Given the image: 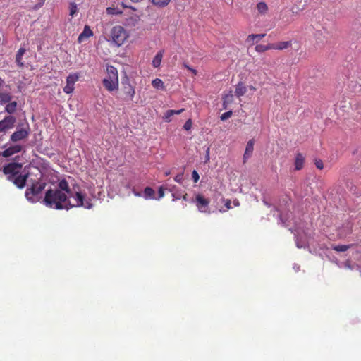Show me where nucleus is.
<instances>
[{
  "label": "nucleus",
  "mask_w": 361,
  "mask_h": 361,
  "mask_svg": "<svg viewBox=\"0 0 361 361\" xmlns=\"http://www.w3.org/2000/svg\"><path fill=\"white\" fill-rule=\"evenodd\" d=\"M42 202L47 207L58 210H68L73 207L67 194L59 189L54 188L47 190Z\"/></svg>",
  "instance_id": "1"
},
{
  "label": "nucleus",
  "mask_w": 361,
  "mask_h": 361,
  "mask_svg": "<svg viewBox=\"0 0 361 361\" xmlns=\"http://www.w3.org/2000/svg\"><path fill=\"white\" fill-rule=\"evenodd\" d=\"M102 84L109 92L118 89V70L113 66H106V76L103 79Z\"/></svg>",
  "instance_id": "2"
},
{
  "label": "nucleus",
  "mask_w": 361,
  "mask_h": 361,
  "mask_svg": "<svg viewBox=\"0 0 361 361\" xmlns=\"http://www.w3.org/2000/svg\"><path fill=\"white\" fill-rule=\"evenodd\" d=\"M45 183L35 182L32 183L30 188H27L25 192V196L27 200L32 202L35 203L40 200V194L45 188Z\"/></svg>",
  "instance_id": "3"
},
{
  "label": "nucleus",
  "mask_w": 361,
  "mask_h": 361,
  "mask_svg": "<svg viewBox=\"0 0 361 361\" xmlns=\"http://www.w3.org/2000/svg\"><path fill=\"white\" fill-rule=\"evenodd\" d=\"M121 94L124 101H132L135 94V87L130 84V78L126 73L121 78Z\"/></svg>",
  "instance_id": "4"
},
{
  "label": "nucleus",
  "mask_w": 361,
  "mask_h": 361,
  "mask_svg": "<svg viewBox=\"0 0 361 361\" xmlns=\"http://www.w3.org/2000/svg\"><path fill=\"white\" fill-rule=\"evenodd\" d=\"M128 36L126 30L122 26H114L111 30V40L117 46L122 45Z\"/></svg>",
  "instance_id": "5"
},
{
  "label": "nucleus",
  "mask_w": 361,
  "mask_h": 361,
  "mask_svg": "<svg viewBox=\"0 0 361 361\" xmlns=\"http://www.w3.org/2000/svg\"><path fill=\"white\" fill-rule=\"evenodd\" d=\"M194 202L200 212L207 214L211 212L209 209L210 201L209 199L205 198L202 195H196Z\"/></svg>",
  "instance_id": "6"
},
{
  "label": "nucleus",
  "mask_w": 361,
  "mask_h": 361,
  "mask_svg": "<svg viewBox=\"0 0 361 361\" xmlns=\"http://www.w3.org/2000/svg\"><path fill=\"white\" fill-rule=\"evenodd\" d=\"M22 166L21 164L11 162L4 167L3 172L4 174L8 175V179L9 180H12L13 177L17 176L20 173Z\"/></svg>",
  "instance_id": "7"
},
{
  "label": "nucleus",
  "mask_w": 361,
  "mask_h": 361,
  "mask_svg": "<svg viewBox=\"0 0 361 361\" xmlns=\"http://www.w3.org/2000/svg\"><path fill=\"white\" fill-rule=\"evenodd\" d=\"M69 196L73 197L75 200V203L74 204H71L73 206V207H83L85 209H91L92 207V204L90 200H85V195H83L80 192H75L74 195L71 193V195H69Z\"/></svg>",
  "instance_id": "8"
},
{
  "label": "nucleus",
  "mask_w": 361,
  "mask_h": 361,
  "mask_svg": "<svg viewBox=\"0 0 361 361\" xmlns=\"http://www.w3.org/2000/svg\"><path fill=\"white\" fill-rule=\"evenodd\" d=\"M16 121V120L14 116H6L3 120L0 121V132L6 133L8 130L13 128Z\"/></svg>",
  "instance_id": "9"
},
{
  "label": "nucleus",
  "mask_w": 361,
  "mask_h": 361,
  "mask_svg": "<svg viewBox=\"0 0 361 361\" xmlns=\"http://www.w3.org/2000/svg\"><path fill=\"white\" fill-rule=\"evenodd\" d=\"M78 79L79 75L78 73L69 74L66 78V85L63 87V92L66 94H71L75 89L74 85Z\"/></svg>",
  "instance_id": "10"
},
{
  "label": "nucleus",
  "mask_w": 361,
  "mask_h": 361,
  "mask_svg": "<svg viewBox=\"0 0 361 361\" xmlns=\"http://www.w3.org/2000/svg\"><path fill=\"white\" fill-rule=\"evenodd\" d=\"M29 135V131L26 128H17V130L11 135L10 140L16 142L26 139Z\"/></svg>",
  "instance_id": "11"
},
{
  "label": "nucleus",
  "mask_w": 361,
  "mask_h": 361,
  "mask_svg": "<svg viewBox=\"0 0 361 361\" xmlns=\"http://www.w3.org/2000/svg\"><path fill=\"white\" fill-rule=\"evenodd\" d=\"M28 178V174H18L16 177H13V180H11L18 188H23L26 184L27 179Z\"/></svg>",
  "instance_id": "12"
},
{
  "label": "nucleus",
  "mask_w": 361,
  "mask_h": 361,
  "mask_svg": "<svg viewBox=\"0 0 361 361\" xmlns=\"http://www.w3.org/2000/svg\"><path fill=\"white\" fill-rule=\"evenodd\" d=\"M22 150V146L20 145H14L8 147L2 152L4 157H9L16 153L20 152Z\"/></svg>",
  "instance_id": "13"
},
{
  "label": "nucleus",
  "mask_w": 361,
  "mask_h": 361,
  "mask_svg": "<svg viewBox=\"0 0 361 361\" xmlns=\"http://www.w3.org/2000/svg\"><path fill=\"white\" fill-rule=\"evenodd\" d=\"M254 144L255 140L253 139H251L247 142L243 155V163H245L247 159L252 155L254 150Z\"/></svg>",
  "instance_id": "14"
},
{
  "label": "nucleus",
  "mask_w": 361,
  "mask_h": 361,
  "mask_svg": "<svg viewBox=\"0 0 361 361\" xmlns=\"http://www.w3.org/2000/svg\"><path fill=\"white\" fill-rule=\"evenodd\" d=\"M93 36V32L90 29V26L85 25L83 31L80 34L78 38L79 43L82 42L85 39Z\"/></svg>",
  "instance_id": "15"
},
{
  "label": "nucleus",
  "mask_w": 361,
  "mask_h": 361,
  "mask_svg": "<svg viewBox=\"0 0 361 361\" xmlns=\"http://www.w3.org/2000/svg\"><path fill=\"white\" fill-rule=\"evenodd\" d=\"M61 191L67 194V195H71V190L69 187L68 183L66 179L60 180L58 183V188Z\"/></svg>",
  "instance_id": "16"
},
{
  "label": "nucleus",
  "mask_w": 361,
  "mask_h": 361,
  "mask_svg": "<svg viewBox=\"0 0 361 361\" xmlns=\"http://www.w3.org/2000/svg\"><path fill=\"white\" fill-rule=\"evenodd\" d=\"M292 45L291 41L280 42L279 43L273 44V49L276 50H283L290 47Z\"/></svg>",
  "instance_id": "17"
},
{
  "label": "nucleus",
  "mask_w": 361,
  "mask_h": 361,
  "mask_svg": "<svg viewBox=\"0 0 361 361\" xmlns=\"http://www.w3.org/2000/svg\"><path fill=\"white\" fill-rule=\"evenodd\" d=\"M25 51H26V49L25 48L21 47L18 49V51L16 53V63L20 68H22L24 66L23 63L22 62V59H23V56L24 55Z\"/></svg>",
  "instance_id": "18"
},
{
  "label": "nucleus",
  "mask_w": 361,
  "mask_h": 361,
  "mask_svg": "<svg viewBox=\"0 0 361 361\" xmlns=\"http://www.w3.org/2000/svg\"><path fill=\"white\" fill-rule=\"evenodd\" d=\"M184 111V109H181L179 110H168L165 112L163 118L165 121L169 122L171 121V117L173 115H178L182 113Z\"/></svg>",
  "instance_id": "19"
},
{
  "label": "nucleus",
  "mask_w": 361,
  "mask_h": 361,
  "mask_svg": "<svg viewBox=\"0 0 361 361\" xmlns=\"http://www.w3.org/2000/svg\"><path fill=\"white\" fill-rule=\"evenodd\" d=\"M305 158L301 153H298L295 159V167L296 170H300L304 165Z\"/></svg>",
  "instance_id": "20"
},
{
  "label": "nucleus",
  "mask_w": 361,
  "mask_h": 361,
  "mask_svg": "<svg viewBox=\"0 0 361 361\" xmlns=\"http://www.w3.org/2000/svg\"><path fill=\"white\" fill-rule=\"evenodd\" d=\"M247 92L246 87L243 85V82H240L236 85L235 90V94L238 97H240L243 96Z\"/></svg>",
  "instance_id": "21"
},
{
  "label": "nucleus",
  "mask_w": 361,
  "mask_h": 361,
  "mask_svg": "<svg viewBox=\"0 0 361 361\" xmlns=\"http://www.w3.org/2000/svg\"><path fill=\"white\" fill-rule=\"evenodd\" d=\"M265 35V34H251L247 36L246 42L249 43L250 45H252L254 44L255 39L259 41L263 37H264Z\"/></svg>",
  "instance_id": "22"
},
{
  "label": "nucleus",
  "mask_w": 361,
  "mask_h": 361,
  "mask_svg": "<svg viewBox=\"0 0 361 361\" xmlns=\"http://www.w3.org/2000/svg\"><path fill=\"white\" fill-rule=\"evenodd\" d=\"M163 55H164V51L163 50L159 51L155 55V56L154 57V59L152 60V66L154 68H158V67L160 66L161 62V60H162V58H163Z\"/></svg>",
  "instance_id": "23"
},
{
  "label": "nucleus",
  "mask_w": 361,
  "mask_h": 361,
  "mask_svg": "<svg viewBox=\"0 0 361 361\" xmlns=\"http://www.w3.org/2000/svg\"><path fill=\"white\" fill-rule=\"evenodd\" d=\"M258 13L264 16L267 13L269 8L267 4L264 1H260L257 4Z\"/></svg>",
  "instance_id": "24"
},
{
  "label": "nucleus",
  "mask_w": 361,
  "mask_h": 361,
  "mask_svg": "<svg viewBox=\"0 0 361 361\" xmlns=\"http://www.w3.org/2000/svg\"><path fill=\"white\" fill-rule=\"evenodd\" d=\"M223 106L224 109H227L228 105L233 102V94L232 91H230L228 94H225L223 97Z\"/></svg>",
  "instance_id": "25"
},
{
  "label": "nucleus",
  "mask_w": 361,
  "mask_h": 361,
  "mask_svg": "<svg viewBox=\"0 0 361 361\" xmlns=\"http://www.w3.org/2000/svg\"><path fill=\"white\" fill-rule=\"evenodd\" d=\"M273 44H268L267 45L264 44H257L255 47V51L259 53L265 52L269 49H273Z\"/></svg>",
  "instance_id": "26"
},
{
  "label": "nucleus",
  "mask_w": 361,
  "mask_h": 361,
  "mask_svg": "<svg viewBox=\"0 0 361 361\" xmlns=\"http://www.w3.org/2000/svg\"><path fill=\"white\" fill-rule=\"evenodd\" d=\"M170 1L171 0H152V3L159 8H164L167 6Z\"/></svg>",
  "instance_id": "27"
},
{
  "label": "nucleus",
  "mask_w": 361,
  "mask_h": 361,
  "mask_svg": "<svg viewBox=\"0 0 361 361\" xmlns=\"http://www.w3.org/2000/svg\"><path fill=\"white\" fill-rule=\"evenodd\" d=\"M11 95L8 92H0V102L1 104L8 103L11 100Z\"/></svg>",
  "instance_id": "28"
},
{
  "label": "nucleus",
  "mask_w": 361,
  "mask_h": 361,
  "mask_svg": "<svg viewBox=\"0 0 361 361\" xmlns=\"http://www.w3.org/2000/svg\"><path fill=\"white\" fill-rule=\"evenodd\" d=\"M17 107L16 102H9L6 106L5 110L9 114H13L16 111Z\"/></svg>",
  "instance_id": "29"
},
{
  "label": "nucleus",
  "mask_w": 361,
  "mask_h": 361,
  "mask_svg": "<svg viewBox=\"0 0 361 361\" xmlns=\"http://www.w3.org/2000/svg\"><path fill=\"white\" fill-rule=\"evenodd\" d=\"M152 86L156 89L165 90L163 81L159 78H156L152 82Z\"/></svg>",
  "instance_id": "30"
},
{
  "label": "nucleus",
  "mask_w": 361,
  "mask_h": 361,
  "mask_svg": "<svg viewBox=\"0 0 361 361\" xmlns=\"http://www.w3.org/2000/svg\"><path fill=\"white\" fill-rule=\"evenodd\" d=\"M144 196L146 199H153L154 197V190L150 187L145 188L144 190Z\"/></svg>",
  "instance_id": "31"
},
{
  "label": "nucleus",
  "mask_w": 361,
  "mask_h": 361,
  "mask_svg": "<svg viewBox=\"0 0 361 361\" xmlns=\"http://www.w3.org/2000/svg\"><path fill=\"white\" fill-rule=\"evenodd\" d=\"M350 248V245H338L333 247V249L338 252H345Z\"/></svg>",
  "instance_id": "32"
},
{
  "label": "nucleus",
  "mask_w": 361,
  "mask_h": 361,
  "mask_svg": "<svg viewBox=\"0 0 361 361\" xmlns=\"http://www.w3.org/2000/svg\"><path fill=\"white\" fill-rule=\"evenodd\" d=\"M175 185L172 186L171 188L169 189L171 192H172L173 200L175 201L176 200H179L181 198V194L177 192H174Z\"/></svg>",
  "instance_id": "33"
},
{
  "label": "nucleus",
  "mask_w": 361,
  "mask_h": 361,
  "mask_svg": "<svg viewBox=\"0 0 361 361\" xmlns=\"http://www.w3.org/2000/svg\"><path fill=\"white\" fill-rule=\"evenodd\" d=\"M78 11V7L75 3L70 4V16H73Z\"/></svg>",
  "instance_id": "34"
},
{
  "label": "nucleus",
  "mask_w": 361,
  "mask_h": 361,
  "mask_svg": "<svg viewBox=\"0 0 361 361\" xmlns=\"http://www.w3.org/2000/svg\"><path fill=\"white\" fill-rule=\"evenodd\" d=\"M231 116H232V111H228L224 112V114H221V119L222 121H225V120H227L228 118H229Z\"/></svg>",
  "instance_id": "35"
},
{
  "label": "nucleus",
  "mask_w": 361,
  "mask_h": 361,
  "mask_svg": "<svg viewBox=\"0 0 361 361\" xmlns=\"http://www.w3.org/2000/svg\"><path fill=\"white\" fill-rule=\"evenodd\" d=\"M192 120L191 119H188V121H186V122L185 123L184 126H183V128L185 130H190L192 128Z\"/></svg>",
  "instance_id": "36"
},
{
  "label": "nucleus",
  "mask_w": 361,
  "mask_h": 361,
  "mask_svg": "<svg viewBox=\"0 0 361 361\" xmlns=\"http://www.w3.org/2000/svg\"><path fill=\"white\" fill-rule=\"evenodd\" d=\"M174 180L178 183H182L183 180V173H180L176 176Z\"/></svg>",
  "instance_id": "37"
},
{
  "label": "nucleus",
  "mask_w": 361,
  "mask_h": 361,
  "mask_svg": "<svg viewBox=\"0 0 361 361\" xmlns=\"http://www.w3.org/2000/svg\"><path fill=\"white\" fill-rule=\"evenodd\" d=\"M192 178L195 183H197L199 180L200 176L195 170H194L192 173Z\"/></svg>",
  "instance_id": "38"
},
{
  "label": "nucleus",
  "mask_w": 361,
  "mask_h": 361,
  "mask_svg": "<svg viewBox=\"0 0 361 361\" xmlns=\"http://www.w3.org/2000/svg\"><path fill=\"white\" fill-rule=\"evenodd\" d=\"M106 13L109 15H115V14L118 13V12L116 11L115 8H111V7H108L106 8Z\"/></svg>",
  "instance_id": "39"
},
{
  "label": "nucleus",
  "mask_w": 361,
  "mask_h": 361,
  "mask_svg": "<svg viewBox=\"0 0 361 361\" xmlns=\"http://www.w3.org/2000/svg\"><path fill=\"white\" fill-rule=\"evenodd\" d=\"M315 165H316L317 168L319 169H322L324 168L323 162L321 159H316Z\"/></svg>",
  "instance_id": "40"
},
{
  "label": "nucleus",
  "mask_w": 361,
  "mask_h": 361,
  "mask_svg": "<svg viewBox=\"0 0 361 361\" xmlns=\"http://www.w3.org/2000/svg\"><path fill=\"white\" fill-rule=\"evenodd\" d=\"M159 198H162L164 196V191L163 186L159 187Z\"/></svg>",
  "instance_id": "41"
},
{
  "label": "nucleus",
  "mask_w": 361,
  "mask_h": 361,
  "mask_svg": "<svg viewBox=\"0 0 361 361\" xmlns=\"http://www.w3.org/2000/svg\"><path fill=\"white\" fill-rule=\"evenodd\" d=\"M185 67L188 69L189 71H190L194 75H197V70L188 66V65H185Z\"/></svg>",
  "instance_id": "42"
},
{
  "label": "nucleus",
  "mask_w": 361,
  "mask_h": 361,
  "mask_svg": "<svg viewBox=\"0 0 361 361\" xmlns=\"http://www.w3.org/2000/svg\"><path fill=\"white\" fill-rule=\"evenodd\" d=\"M225 207L229 209L231 208V202L230 200H227L225 203Z\"/></svg>",
  "instance_id": "43"
},
{
  "label": "nucleus",
  "mask_w": 361,
  "mask_h": 361,
  "mask_svg": "<svg viewBox=\"0 0 361 361\" xmlns=\"http://www.w3.org/2000/svg\"><path fill=\"white\" fill-rule=\"evenodd\" d=\"M205 158H206L205 162L208 161L209 160V159H210V157H209V148H208L207 149Z\"/></svg>",
  "instance_id": "44"
},
{
  "label": "nucleus",
  "mask_w": 361,
  "mask_h": 361,
  "mask_svg": "<svg viewBox=\"0 0 361 361\" xmlns=\"http://www.w3.org/2000/svg\"><path fill=\"white\" fill-rule=\"evenodd\" d=\"M187 196L188 195L186 193H185L184 195H181V197L184 200H187Z\"/></svg>",
  "instance_id": "45"
},
{
  "label": "nucleus",
  "mask_w": 361,
  "mask_h": 361,
  "mask_svg": "<svg viewBox=\"0 0 361 361\" xmlns=\"http://www.w3.org/2000/svg\"><path fill=\"white\" fill-rule=\"evenodd\" d=\"M4 82L3 79H1V78H0V87H2V85H4Z\"/></svg>",
  "instance_id": "46"
},
{
  "label": "nucleus",
  "mask_w": 361,
  "mask_h": 361,
  "mask_svg": "<svg viewBox=\"0 0 361 361\" xmlns=\"http://www.w3.org/2000/svg\"><path fill=\"white\" fill-rule=\"evenodd\" d=\"M169 174H170V171H165V173H164V175H165L166 176H169Z\"/></svg>",
  "instance_id": "47"
},
{
  "label": "nucleus",
  "mask_w": 361,
  "mask_h": 361,
  "mask_svg": "<svg viewBox=\"0 0 361 361\" xmlns=\"http://www.w3.org/2000/svg\"><path fill=\"white\" fill-rule=\"evenodd\" d=\"M250 89L251 90H256V88H255L254 86H250Z\"/></svg>",
  "instance_id": "48"
},
{
  "label": "nucleus",
  "mask_w": 361,
  "mask_h": 361,
  "mask_svg": "<svg viewBox=\"0 0 361 361\" xmlns=\"http://www.w3.org/2000/svg\"><path fill=\"white\" fill-rule=\"evenodd\" d=\"M234 204L235 206H238L239 205V202L238 201H236V202H234Z\"/></svg>",
  "instance_id": "49"
},
{
  "label": "nucleus",
  "mask_w": 361,
  "mask_h": 361,
  "mask_svg": "<svg viewBox=\"0 0 361 361\" xmlns=\"http://www.w3.org/2000/svg\"><path fill=\"white\" fill-rule=\"evenodd\" d=\"M135 195H137V196H139V195H139V193H137V192H136V193H135Z\"/></svg>",
  "instance_id": "50"
}]
</instances>
